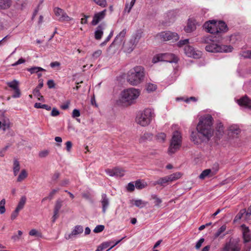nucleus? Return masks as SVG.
<instances>
[{
    "mask_svg": "<svg viewBox=\"0 0 251 251\" xmlns=\"http://www.w3.org/2000/svg\"><path fill=\"white\" fill-rule=\"evenodd\" d=\"M213 118L208 114L202 117L197 126V132L193 131L191 134V140L196 145L206 143L213 135Z\"/></svg>",
    "mask_w": 251,
    "mask_h": 251,
    "instance_id": "nucleus-1",
    "label": "nucleus"
},
{
    "mask_svg": "<svg viewBox=\"0 0 251 251\" xmlns=\"http://www.w3.org/2000/svg\"><path fill=\"white\" fill-rule=\"evenodd\" d=\"M202 42L207 44L205 49L208 52H230L233 50V48L231 46L222 45L217 43L212 36L204 37Z\"/></svg>",
    "mask_w": 251,
    "mask_h": 251,
    "instance_id": "nucleus-2",
    "label": "nucleus"
},
{
    "mask_svg": "<svg viewBox=\"0 0 251 251\" xmlns=\"http://www.w3.org/2000/svg\"><path fill=\"white\" fill-rule=\"evenodd\" d=\"M145 76V71L141 66H136L127 73V80L132 85H137L142 83Z\"/></svg>",
    "mask_w": 251,
    "mask_h": 251,
    "instance_id": "nucleus-3",
    "label": "nucleus"
},
{
    "mask_svg": "<svg viewBox=\"0 0 251 251\" xmlns=\"http://www.w3.org/2000/svg\"><path fill=\"white\" fill-rule=\"evenodd\" d=\"M155 117L154 109L152 108H146L137 115L136 122L142 126L149 125Z\"/></svg>",
    "mask_w": 251,
    "mask_h": 251,
    "instance_id": "nucleus-4",
    "label": "nucleus"
},
{
    "mask_svg": "<svg viewBox=\"0 0 251 251\" xmlns=\"http://www.w3.org/2000/svg\"><path fill=\"white\" fill-rule=\"evenodd\" d=\"M140 91L135 88H129L123 91L121 93V98L123 102H127L129 104L133 103L135 100L139 97Z\"/></svg>",
    "mask_w": 251,
    "mask_h": 251,
    "instance_id": "nucleus-5",
    "label": "nucleus"
},
{
    "mask_svg": "<svg viewBox=\"0 0 251 251\" xmlns=\"http://www.w3.org/2000/svg\"><path fill=\"white\" fill-rule=\"evenodd\" d=\"M181 135L178 131L174 132L168 152L170 154L174 153L178 150L181 145Z\"/></svg>",
    "mask_w": 251,
    "mask_h": 251,
    "instance_id": "nucleus-6",
    "label": "nucleus"
},
{
    "mask_svg": "<svg viewBox=\"0 0 251 251\" xmlns=\"http://www.w3.org/2000/svg\"><path fill=\"white\" fill-rule=\"evenodd\" d=\"M177 56L172 53H161L154 56L152 62L153 63H157L159 61H165L169 63H176L178 62Z\"/></svg>",
    "mask_w": 251,
    "mask_h": 251,
    "instance_id": "nucleus-7",
    "label": "nucleus"
},
{
    "mask_svg": "<svg viewBox=\"0 0 251 251\" xmlns=\"http://www.w3.org/2000/svg\"><path fill=\"white\" fill-rule=\"evenodd\" d=\"M157 37L159 38L162 41H164L171 40L176 41L179 39V36L177 33L172 32L169 31L162 32L158 34L157 35Z\"/></svg>",
    "mask_w": 251,
    "mask_h": 251,
    "instance_id": "nucleus-8",
    "label": "nucleus"
},
{
    "mask_svg": "<svg viewBox=\"0 0 251 251\" xmlns=\"http://www.w3.org/2000/svg\"><path fill=\"white\" fill-rule=\"evenodd\" d=\"M141 37V34L140 32L136 33L133 35L132 38L129 42V47L126 46L125 48V51L130 53L135 47Z\"/></svg>",
    "mask_w": 251,
    "mask_h": 251,
    "instance_id": "nucleus-9",
    "label": "nucleus"
},
{
    "mask_svg": "<svg viewBox=\"0 0 251 251\" xmlns=\"http://www.w3.org/2000/svg\"><path fill=\"white\" fill-rule=\"evenodd\" d=\"M203 27L207 32L213 34H216L218 35L216 21L213 20L207 21L204 23Z\"/></svg>",
    "mask_w": 251,
    "mask_h": 251,
    "instance_id": "nucleus-10",
    "label": "nucleus"
},
{
    "mask_svg": "<svg viewBox=\"0 0 251 251\" xmlns=\"http://www.w3.org/2000/svg\"><path fill=\"white\" fill-rule=\"evenodd\" d=\"M54 13L58 20L60 22L69 21L72 19L68 16L64 10L59 7H55L53 9Z\"/></svg>",
    "mask_w": 251,
    "mask_h": 251,
    "instance_id": "nucleus-11",
    "label": "nucleus"
},
{
    "mask_svg": "<svg viewBox=\"0 0 251 251\" xmlns=\"http://www.w3.org/2000/svg\"><path fill=\"white\" fill-rule=\"evenodd\" d=\"M184 50L185 54L190 57L199 58L201 55V52L195 50L194 48L190 45L185 46Z\"/></svg>",
    "mask_w": 251,
    "mask_h": 251,
    "instance_id": "nucleus-12",
    "label": "nucleus"
},
{
    "mask_svg": "<svg viewBox=\"0 0 251 251\" xmlns=\"http://www.w3.org/2000/svg\"><path fill=\"white\" fill-rule=\"evenodd\" d=\"M83 231V227L82 226L77 225L75 226L71 233L65 234V238L67 240L72 239L75 238L78 235L81 234Z\"/></svg>",
    "mask_w": 251,
    "mask_h": 251,
    "instance_id": "nucleus-13",
    "label": "nucleus"
},
{
    "mask_svg": "<svg viewBox=\"0 0 251 251\" xmlns=\"http://www.w3.org/2000/svg\"><path fill=\"white\" fill-rule=\"evenodd\" d=\"M126 33V28L124 29L116 36L110 46L112 47L115 45L120 46L122 45L124 43Z\"/></svg>",
    "mask_w": 251,
    "mask_h": 251,
    "instance_id": "nucleus-14",
    "label": "nucleus"
},
{
    "mask_svg": "<svg viewBox=\"0 0 251 251\" xmlns=\"http://www.w3.org/2000/svg\"><path fill=\"white\" fill-rule=\"evenodd\" d=\"M237 103L241 106L251 110V99L245 96L237 100Z\"/></svg>",
    "mask_w": 251,
    "mask_h": 251,
    "instance_id": "nucleus-15",
    "label": "nucleus"
},
{
    "mask_svg": "<svg viewBox=\"0 0 251 251\" xmlns=\"http://www.w3.org/2000/svg\"><path fill=\"white\" fill-rule=\"evenodd\" d=\"M106 10L104 9L102 11L96 13L93 16V19L91 22L93 25H97L100 21L103 20L106 15Z\"/></svg>",
    "mask_w": 251,
    "mask_h": 251,
    "instance_id": "nucleus-16",
    "label": "nucleus"
},
{
    "mask_svg": "<svg viewBox=\"0 0 251 251\" xmlns=\"http://www.w3.org/2000/svg\"><path fill=\"white\" fill-rule=\"evenodd\" d=\"M241 247L237 242H230L226 244L224 251H240Z\"/></svg>",
    "mask_w": 251,
    "mask_h": 251,
    "instance_id": "nucleus-17",
    "label": "nucleus"
},
{
    "mask_svg": "<svg viewBox=\"0 0 251 251\" xmlns=\"http://www.w3.org/2000/svg\"><path fill=\"white\" fill-rule=\"evenodd\" d=\"M100 203L102 207V212L103 214H105L110 204L109 199L106 194H102Z\"/></svg>",
    "mask_w": 251,
    "mask_h": 251,
    "instance_id": "nucleus-18",
    "label": "nucleus"
},
{
    "mask_svg": "<svg viewBox=\"0 0 251 251\" xmlns=\"http://www.w3.org/2000/svg\"><path fill=\"white\" fill-rule=\"evenodd\" d=\"M241 227L242 229L244 242L247 243L250 242L251 240V234L249 227L246 226L245 225H242Z\"/></svg>",
    "mask_w": 251,
    "mask_h": 251,
    "instance_id": "nucleus-19",
    "label": "nucleus"
},
{
    "mask_svg": "<svg viewBox=\"0 0 251 251\" xmlns=\"http://www.w3.org/2000/svg\"><path fill=\"white\" fill-rule=\"evenodd\" d=\"M105 27V24L101 23L98 26L95 32V38L97 40H100L103 34V30Z\"/></svg>",
    "mask_w": 251,
    "mask_h": 251,
    "instance_id": "nucleus-20",
    "label": "nucleus"
},
{
    "mask_svg": "<svg viewBox=\"0 0 251 251\" xmlns=\"http://www.w3.org/2000/svg\"><path fill=\"white\" fill-rule=\"evenodd\" d=\"M10 122L9 119L4 117V114L1 115V120L0 121V129H2L3 131H5L9 128Z\"/></svg>",
    "mask_w": 251,
    "mask_h": 251,
    "instance_id": "nucleus-21",
    "label": "nucleus"
},
{
    "mask_svg": "<svg viewBox=\"0 0 251 251\" xmlns=\"http://www.w3.org/2000/svg\"><path fill=\"white\" fill-rule=\"evenodd\" d=\"M217 26L218 30V36H220L221 33L227 31V26L224 22L217 21Z\"/></svg>",
    "mask_w": 251,
    "mask_h": 251,
    "instance_id": "nucleus-22",
    "label": "nucleus"
},
{
    "mask_svg": "<svg viewBox=\"0 0 251 251\" xmlns=\"http://www.w3.org/2000/svg\"><path fill=\"white\" fill-rule=\"evenodd\" d=\"M195 22L194 20L189 19L187 25L184 27V30L187 33H190L196 29Z\"/></svg>",
    "mask_w": 251,
    "mask_h": 251,
    "instance_id": "nucleus-23",
    "label": "nucleus"
},
{
    "mask_svg": "<svg viewBox=\"0 0 251 251\" xmlns=\"http://www.w3.org/2000/svg\"><path fill=\"white\" fill-rule=\"evenodd\" d=\"M12 4V0H0V10L8 9Z\"/></svg>",
    "mask_w": 251,
    "mask_h": 251,
    "instance_id": "nucleus-24",
    "label": "nucleus"
},
{
    "mask_svg": "<svg viewBox=\"0 0 251 251\" xmlns=\"http://www.w3.org/2000/svg\"><path fill=\"white\" fill-rule=\"evenodd\" d=\"M169 183V180L167 176L160 177L157 180L153 182V185L155 186L156 185H159L161 186H165L166 184Z\"/></svg>",
    "mask_w": 251,
    "mask_h": 251,
    "instance_id": "nucleus-25",
    "label": "nucleus"
},
{
    "mask_svg": "<svg viewBox=\"0 0 251 251\" xmlns=\"http://www.w3.org/2000/svg\"><path fill=\"white\" fill-rule=\"evenodd\" d=\"M182 175V174L180 172H176L167 176L169 182H172L180 178Z\"/></svg>",
    "mask_w": 251,
    "mask_h": 251,
    "instance_id": "nucleus-26",
    "label": "nucleus"
},
{
    "mask_svg": "<svg viewBox=\"0 0 251 251\" xmlns=\"http://www.w3.org/2000/svg\"><path fill=\"white\" fill-rule=\"evenodd\" d=\"M224 126L221 123H219L217 124L216 126V135L218 138H220V136L224 133Z\"/></svg>",
    "mask_w": 251,
    "mask_h": 251,
    "instance_id": "nucleus-27",
    "label": "nucleus"
},
{
    "mask_svg": "<svg viewBox=\"0 0 251 251\" xmlns=\"http://www.w3.org/2000/svg\"><path fill=\"white\" fill-rule=\"evenodd\" d=\"M132 201L133 202V204L140 208L145 207L148 204V202L143 201L140 199L132 200Z\"/></svg>",
    "mask_w": 251,
    "mask_h": 251,
    "instance_id": "nucleus-28",
    "label": "nucleus"
},
{
    "mask_svg": "<svg viewBox=\"0 0 251 251\" xmlns=\"http://www.w3.org/2000/svg\"><path fill=\"white\" fill-rule=\"evenodd\" d=\"M26 198L25 197V196H22L20 200V201L18 204L17 207L16 208V209H18V210L19 211L22 210L24 207V206L26 202Z\"/></svg>",
    "mask_w": 251,
    "mask_h": 251,
    "instance_id": "nucleus-29",
    "label": "nucleus"
},
{
    "mask_svg": "<svg viewBox=\"0 0 251 251\" xmlns=\"http://www.w3.org/2000/svg\"><path fill=\"white\" fill-rule=\"evenodd\" d=\"M229 130L232 134L238 135L240 133V129L237 125H232L229 126Z\"/></svg>",
    "mask_w": 251,
    "mask_h": 251,
    "instance_id": "nucleus-30",
    "label": "nucleus"
},
{
    "mask_svg": "<svg viewBox=\"0 0 251 251\" xmlns=\"http://www.w3.org/2000/svg\"><path fill=\"white\" fill-rule=\"evenodd\" d=\"M20 169V163L17 159H15L13 163V173L15 176L17 175Z\"/></svg>",
    "mask_w": 251,
    "mask_h": 251,
    "instance_id": "nucleus-31",
    "label": "nucleus"
},
{
    "mask_svg": "<svg viewBox=\"0 0 251 251\" xmlns=\"http://www.w3.org/2000/svg\"><path fill=\"white\" fill-rule=\"evenodd\" d=\"M7 85L14 90L19 88V81L16 79L12 81L7 82Z\"/></svg>",
    "mask_w": 251,
    "mask_h": 251,
    "instance_id": "nucleus-32",
    "label": "nucleus"
},
{
    "mask_svg": "<svg viewBox=\"0 0 251 251\" xmlns=\"http://www.w3.org/2000/svg\"><path fill=\"white\" fill-rule=\"evenodd\" d=\"M135 186L137 189H142L147 186V184L139 179L135 181Z\"/></svg>",
    "mask_w": 251,
    "mask_h": 251,
    "instance_id": "nucleus-33",
    "label": "nucleus"
},
{
    "mask_svg": "<svg viewBox=\"0 0 251 251\" xmlns=\"http://www.w3.org/2000/svg\"><path fill=\"white\" fill-rule=\"evenodd\" d=\"M114 176L122 177L125 175V171L119 168H114Z\"/></svg>",
    "mask_w": 251,
    "mask_h": 251,
    "instance_id": "nucleus-34",
    "label": "nucleus"
},
{
    "mask_svg": "<svg viewBox=\"0 0 251 251\" xmlns=\"http://www.w3.org/2000/svg\"><path fill=\"white\" fill-rule=\"evenodd\" d=\"M27 176V174L25 170H22L19 174L18 178L17 181L21 182L24 179H25Z\"/></svg>",
    "mask_w": 251,
    "mask_h": 251,
    "instance_id": "nucleus-35",
    "label": "nucleus"
},
{
    "mask_svg": "<svg viewBox=\"0 0 251 251\" xmlns=\"http://www.w3.org/2000/svg\"><path fill=\"white\" fill-rule=\"evenodd\" d=\"M63 201L60 199H58L55 203L54 207V211L55 212H59L60 209L62 206Z\"/></svg>",
    "mask_w": 251,
    "mask_h": 251,
    "instance_id": "nucleus-36",
    "label": "nucleus"
},
{
    "mask_svg": "<svg viewBox=\"0 0 251 251\" xmlns=\"http://www.w3.org/2000/svg\"><path fill=\"white\" fill-rule=\"evenodd\" d=\"M27 71L31 74L38 73L40 71H45L46 70L40 67H33L27 69Z\"/></svg>",
    "mask_w": 251,
    "mask_h": 251,
    "instance_id": "nucleus-37",
    "label": "nucleus"
},
{
    "mask_svg": "<svg viewBox=\"0 0 251 251\" xmlns=\"http://www.w3.org/2000/svg\"><path fill=\"white\" fill-rule=\"evenodd\" d=\"M34 107L36 108H43L47 110H51V107L47 104H43L39 102H36L34 104Z\"/></svg>",
    "mask_w": 251,
    "mask_h": 251,
    "instance_id": "nucleus-38",
    "label": "nucleus"
},
{
    "mask_svg": "<svg viewBox=\"0 0 251 251\" xmlns=\"http://www.w3.org/2000/svg\"><path fill=\"white\" fill-rule=\"evenodd\" d=\"M226 229V225H223L220 228L217 230V231L214 234V238H217L220 236L222 233H223Z\"/></svg>",
    "mask_w": 251,
    "mask_h": 251,
    "instance_id": "nucleus-39",
    "label": "nucleus"
},
{
    "mask_svg": "<svg viewBox=\"0 0 251 251\" xmlns=\"http://www.w3.org/2000/svg\"><path fill=\"white\" fill-rule=\"evenodd\" d=\"M211 171L210 169H206L202 172L199 176V178L201 179H204L206 176H208Z\"/></svg>",
    "mask_w": 251,
    "mask_h": 251,
    "instance_id": "nucleus-40",
    "label": "nucleus"
},
{
    "mask_svg": "<svg viewBox=\"0 0 251 251\" xmlns=\"http://www.w3.org/2000/svg\"><path fill=\"white\" fill-rule=\"evenodd\" d=\"M5 200L3 199L0 201V214H2L5 212Z\"/></svg>",
    "mask_w": 251,
    "mask_h": 251,
    "instance_id": "nucleus-41",
    "label": "nucleus"
},
{
    "mask_svg": "<svg viewBox=\"0 0 251 251\" xmlns=\"http://www.w3.org/2000/svg\"><path fill=\"white\" fill-rule=\"evenodd\" d=\"M166 134L164 133H160L156 135V139L160 142H163L166 139Z\"/></svg>",
    "mask_w": 251,
    "mask_h": 251,
    "instance_id": "nucleus-42",
    "label": "nucleus"
},
{
    "mask_svg": "<svg viewBox=\"0 0 251 251\" xmlns=\"http://www.w3.org/2000/svg\"><path fill=\"white\" fill-rule=\"evenodd\" d=\"M157 88V86L155 84L152 83H149L147 86V90L149 92H151L155 91Z\"/></svg>",
    "mask_w": 251,
    "mask_h": 251,
    "instance_id": "nucleus-43",
    "label": "nucleus"
},
{
    "mask_svg": "<svg viewBox=\"0 0 251 251\" xmlns=\"http://www.w3.org/2000/svg\"><path fill=\"white\" fill-rule=\"evenodd\" d=\"M246 209H243L240 211V212L237 214V215L235 217V221H238L240 220L243 216L244 215H245Z\"/></svg>",
    "mask_w": 251,
    "mask_h": 251,
    "instance_id": "nucleus-44",
    "label": "nucleus"
},
{
    "mask_svg": "<svg viewBox=\"0 0 251 251\" xmlns=\"http://www.w3.org/2000/svg\"><path fill=\"white\" fill-rule=\"evenodd\" d=\"M189 40L188 39H186L184 40H181L177 43V46L179 47H182L183 46L189 45Z\"/></svg>",
    "mask_w": 251,
    "mask_h": 251,
    "instance_id": "nucleus-45",
    "label": "nucleus"
},
{
    "mask_svg": "<svg viewBox=\"0 0 251 251\" xmlns=\"http://www.w3.org/2000/svg\"><path fill=\"white\" fill-rule=\"evenodd\" d=\"M98 5L102 7H105L107 5V1L106 0H93Z\"/></svg>",
    "mask_w": 251,
    "mask_h": 251,
    "instance_id": "nucleus-46",
    "label": "nucleus"
},
{
    "mask_svg": "<svg viewBox=\"0 0 251 251\" xmlns=\"http://www.w3.org/2000/svg\"><path fill=\"white\" fill-rule=\"evenodd\" d=\"M240 55L244 58L250 59V50H243L240 52Z\"/></svg>",
    "mask_w": 251,
    "mask_h": 251,
    "instance_id": "nucleus-47",
    "label": "nucleus"
},
{
    "mask_svg": "<svg viewBox=\"0 0 251 251\" xmlns=\"http://www.w3.org/2000/svg\"><path fill=\"white\" fill-rule=\"evenodd\" d=\"M104 229V226L103 225H98L93 230V231L95 233H100L101 231H102Z\"/></svg>",
    "mask_w": 251,
    "mask_h": 251,
    "instance_id": "nucleus-48",
    "label": "nucleus"
},
{
    "mask_svg": "<svg viewBox=\"0 0 251 251\" xmlns=\"http://www.w3.org/2000/svg\"><path fill=\"white\" fill-rule=\"evenodd\" d=\"M49 151L47 150H43L39 152V156L41 158H44L48 155Z\"/></svg>",
    "mask_w": 251,
    "mask_h": 251,
    "instance_id": "nucleus-49",
    "label": "nucleus"
},
{
    "mask_svg": "<svg viewBox=\"0 0 251 251\" xmlns=\"http://www.w3.org/2000/svg\"><path fill=\"white\" fill-rule=\"evenodd\" d=\"M113 35V31H111L110 32V33H109V35L105 39L104 41L100 44V46H102L106 45V44L110 40V39H111V38L112 37Z\"/></svg>",
    "mask_w": 251,
    "mask_h": 251,
    "instance_id": "nucleus-50",
    "label": "nucleus"
},
{
    "mask_svg": "<svg viewBox=\"0 0 251 251\" xmlns=\"http://www.w3.org/2000/svg\"><path fill=\"white\" fill-rule=\"evenodd\" d=\"M29 234L30 235V236H38V237H40L41 236V234L40 233H39L37 230L35 229H31L29 232Z\"/></svg>",
    "mask_w": 251,
    "mask_h": 251,
    "instance_id": "nucleus-51",
    "label": "nucleus"
},
{
    "mask_svg": "<svg viewBox=\"0 0 251 251\" xmlns=\"http://www.w3.org/2000/svg\"><path fill=\"white\" fill-rule=\"evenodd\" d=\"M152 199L155 200L154 202L155 205L158 206L162 202L161 200L159 198L157 197V196L154 195L152 196Z\"/></svg>",
    "mask_w": 251,
    "mask_h": 251,
    "instance_id": "nucleus-52",
    "label": "nucleus"
},
{
    "mask_svg": "<svg viewBox=\"0 0 251 251\" xmlns=\"http://www.w3.org/2000/svg\"><path fill=\"white\" fill-rule=\"evenodd\" d=\"M135 186L133 182H129L126 187L127 190L129 191H133L135 189Z\"/></svg>",
    "mask_w": 251,
    "mask_h": 251,
    "instance_id": "nucleus-53",
    "label": "nucleus"
},
{
    "mask_svg": "<svg viewBox=\"0 0 251 251\" xmlns=\"http://www.w3.org/2000/svg\"><path fill=\"white\" fill-rule=\"evenodd\" d=\"M102 51L100 50H98L95 51L92 54V56L94 58L97 59L98 58L101 54Z\"/></svg>",
    "mask_w": 251,
    "mask_h": 251,
    "instance_id": "nucleus-54",
    "label": "nucleus"
},
{
    "mask_svg": "<svg viewBox=\"0 0 251 251\" xmlns=\"http://www.w3.org/2000/svg\"><path fill=\"white\" fill-rule=\"evenodd\" d=\"M20 211L18 210V209H16L12 213L11 215V219L12 220H15L19 215V212Z\"/></svg>",
    "mask_w": 251,
    "mask_h": 251,
    "instance_id": "nucleus-55",
    "label": "nucleus"
},
{
    "mask_svg": "<svg viewBox=\"0 0 251 251\" xmlns=\"http://www.w3.org/2000/svg\"><path fill=\"white\" fill-rule=\"evenodd\" d=\"M59 189H53L49 194V197L48 198L51 200L53 197L54 195L56 193H57L59 191Z\"/></svg>",
    "mask_w": 251,
    "mask_h": 251,
    "instance_id": "nucleus-56",
    "label": "nucleus"
},
{
    "mask_svg": "<svg viewBox=\"0 0 251 251\" xmlns=\"http://www.w3.org/2000/svg\"><path fill=\"white\" fill-rule=\"evenodd\" d=\"M21 96V92L19 88L14 90V94L13 95L12 97L14 98H19Z\"/></svg>",
    "mask_w": 251,
    "mask_h": 251,
    "instance_id": "nucleus-57",
    "label": "nucleus"
},
{
    "mask_svg": "<svg viewBox=\"0 0 251 251\" xmlns=\"http://www.w3.org/2000/svg\"><path fill=\"white\" fill-rule=\"evenodd\" d=\"M204 238H201L197 243H196V248L197 249H199L200 248V247H201L202 244L203 243V242H204Z\"/></svg>",
    "mask_w": 251,
    "mask_h": 251,
    "instance_id": "nucleus-58",
    "label": "nucleus"
},
{
    "mask_svg": "<svg viewBox=\"0 0 251 251\" xmlns=\"http://www.w3.org/2000/svg\"><path fill=\"white\" fill-rule=\"evenodd\" d=\"M112 243H113L112 241H106V242H104L102 243L101 244V245L102 246V247L103 248V249H105L108 248L110 245H111Z\"/></svg>",
    "mask_w": 251,
    "mask_h": 251,
    "instance_id": "nucleus-59",
    "label": "nucleus"
},
{
    "mask_svg": "<svg viewBox=\"0 0 251 251\" xmlns=\"http://www.w3.org/2000/svg\"><path fill=\"white\" fill-rule=\"evenodd\" d=\"M80 111L79 110L77 109H75L73 111V113H72V117L73 118H76V117H78L79 116H80Z\"/></svg>",
    "mask_w": 251,
    "mask_h": 251,
    "instance_id": "nucleus-60",
    "label": "nucleus"
},
{
    "mask_svg": "<svg viewBox=\"0 0 251 251\" xmlns=\"http://www.w3.org/2000/svg\"><path fill=\"white\" fill-rule=\"evenodd\" d=\"M59 114V111L55 108H53L50 115L53 117H55Z\"/></svg>",
    "mask_w": 251,
    "mask_h": 251,
    "instance_id": "nucleus-61",
    "label": "nucleus"
},
{
    "mask_svg": "<svg viewBox=\"0 0 251 251\" xmlns=\"http://www.w3.org/2000/svg\"><path fill=\"white\" fill-rule=\"evenodd\" d=\"M106 173L110 176H114V169H107L105 170Z\"/></svg>",
    "mask_w": 251,
    "mask_h": 251,
    "instance_id": "nucleus-62",
    "label": "nucleus"
},
{
    "mask_svg": "<svg viewBox=\"0 0 251 251\" xmlns=\"http://www.w3.org/2000/svg\"><path fill=\"white\" fill-rule=\"evenodd\" d=\"M66 150L68 152H70L72 147V143L71 141H68L66 143Z\"/></svg>",
    "mask_w": 251,
    "mask_h": 251,
    "instance_id": "nucleus-63",
    "label": "nucleus"
},
{
    "mask_svg": "<svg viewBox=\"0 0 251 251\" xmlns=\"http://www.w3.org/2000/svg\"><path fill=\"white\" fill-rule=\"evenodd\" d=\"M40 90L38 88H35L33 90V94L34 95V96L36 97H38L39 96H40V95H41V93L40 92Z\"/></svg>",
    "mask_w": 251,
    "mask_h": 251,
    "instance_id": "nucleus-64",
    "label": "nucleus"
}]
</instances>
